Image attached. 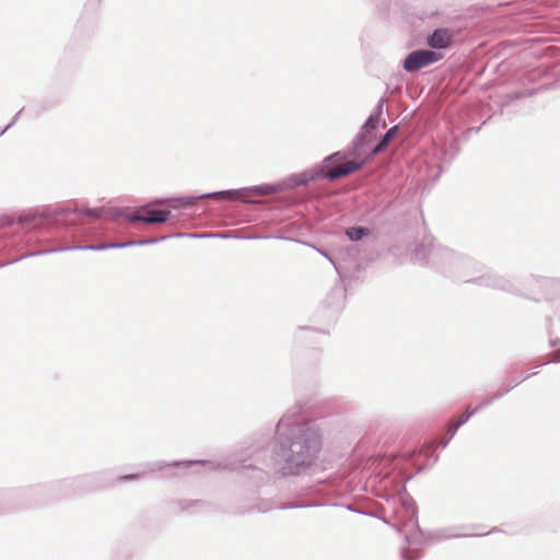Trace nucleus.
I'll use <instances>...</instances> for the list:
<instances>
[{
    "label": "nucleus",
    "instance_id": "34",
    "mask_svg": "<svg viewBox=\"0 0 560 560\" xmlns=\"http://www.w3.org/2000/svg\"><path fill=\"white\" fill-rule=\"evenodd\" d=\"M558 343H559V340H558V339L552 340V341L550 342L551 347H556Z\"/></svg>",
    "mask_w": 560,
    "mask_h": 560
},
{
    "label": "nucleus",
    "instance_id": "18",
    "mask_svg": "<svg viewBox=\"0 0 560 560\" xmlns=\"http://www.w3.org/2000/svg\"><path fill=\"white\" fill-rule=\"evenodd\" d=\"M168 237H170L168 235H165V236L147 238V240H138V241H135V246L156 244V243L162 242Z\"/></svg>",
    "mask_w": 560,
    "mask_h": 560
},
{
    "label": "nucleus",
    "instance_id": "20",
    "mask_svg": "<svg viewBox=\"0 0 560 560\" xmlns=\"http://www.w3.org/2000/svg\"><path fill=\"white\" fill-rule=\"evenodd\" d=\"M385 103H386V98H385V97H382V98L378 101V103H377V105H376V107H375L374 112H373L371 115H376V117L381 119V115H382V113H383V110H384Z\"/></svg>",
    "mask_w": 560,
    "mask_h": 560
},
{
    "label": "nucleus",
    "instance_id": "23",
    "mask_svg": "<svg viewBox=\"0 0 560 560\" xmlns=\"http://www.w3.org/2000/svg\"><path fill=\"white\" fill-rule=\"evenodd\" d=\"M419 557H420V555L418 552L416 553V556L413 558H411L409 556V552H408L407 549H402L401 550V558H402V560H417V559H419Z\"/></svg>",
    "mask_w": 560,
    "mask_h": 560
},
{
    "label": "nucleus",
    "instance_id": "10",
    "mask_svg": "<svg viewBox=\"0 0 560 560\" xmlns=\"http://www.w3.org/2000/svg\"><path fill=\"white\" fill-rule=\"evenodd\" d=\"M528 293L535 294L538 291L546 292L550 295L560 294V280H550L542 278H534L527 280Z\"/></svg>",
    "mask_w": 560,
    "mask_h": 560
},
{
    "label": "nucleus",
    "instance_id": "9",
    "mask_svg": "<svg viewBox=\"0 0 560 560\" xmlns=\"http://www.w3.org/2000/svg\"><path fill=\"white\" fill-rule=\"evenodd\" d=\"M145 215H141L139 213H129L127 214V219L131 222H143L147 224H161L166 222L171 217V211L168 210H156V209H147Z\"/></svg>",
    "mask_w": 560,
    "mask_h": 560
},
{
    "label": "nucleus",
    "instance_id": "7",
    "mask_svg": "<svg viewBox=\"0 0 560 560\" xmlns=\"http://www.w3.org/2000/svg\"><path fill=\"white\" fill-rule=\"evenodd\" d=\"M441 59V55L427 49L410 52L404 60L402 67L407 72H415Z\"/></svg>",
    "mask_w": 560,
    "mask_h": 560
},
{
    "label": "nucleus",
    "instance_id": "16",
    "mask_svg": "<svg viewBox=\"0 0 560 560\" xmlns=\"http://www.w3.org/2000/svg\"><path fill=\"white\" fill-rule=\"evenodd\" d=\"M102 208L90 209V208H62L58 211L59 214H68V213H82L90 218H100L102 213Z\"/></svg>",
    "mask_w": 560,
    "mask_h": 560
},
{
    "label": "nucleus",
    "instance_id": "29",
    "mask_svg": "<svg viewBox=\"0 0 560 560\" xmlns=\"http://www.w3.org/2000/svg\"><path fill=\"white\" fill-rule=\"evenodd\" d=\"M534 94V91H528L526 93H522V94H516L515 97L516 98H521V97H525V96H530Z\"/></svg>",
    "mask_w": 560,
    "mask_h": 560
},
{
    "label": "nucleus",
    "instance_id": "2",
    "mask_svg": "<svg viewBox=\"0 0 560 560\" xmlns=\"http://www.w3.org/2000/svg\"><path fill=\"white\" fill-rule=\"evenodd\" d=\"M368 485L375 495L385 499L388 510L395 517L393 526L405 533L406 539L419 530L416 503L406 490L405 483L398 474L371 476Z\"/></svg>",
    "mask_w": 560,
    "mask_h": 560
},
{
    "label": "nucleus",
    "instance_id": "11",
    "mask_svg": "<svg viewBox=\"0 0 560 560\" xmlns=\"http://www.w3.org/2000/svg\"><path fill=\"white\" fill-rule=\"evenodd\" d=\"M104 249H109V247L107 246V243L100 244V245H77V246L56 247V248H49V249L28 253L26 255H23L20 258L12 260V262L19 261L20 259L26 258V257L40 256V255L57 253V252H66V250H95V252H97V250H104ZM10 264H11V261H10ZM7 265H9V262H7ZM1 266H5V264H2Z\"/></svg>",
    "mask_w": 560,
    "mask_h": 560
},
{
    "label": "nucleus",
    "instance_id": "5",
    "mask_svg": "<svg viewBox=\"0 0 560 560\" xmlns=\"http://www.w3.org/2000/svg\"><path fill=\"white\" fill-rule=\"evenodd\" d=\"M253 191L258 195H269L275 191V189L270 185H258L250 188H240V189H228V190H220V191H213V192H206L198 196H188V197H179V198H172V199H158L153 203L154 205H162L167 203L172 208H186L194 205V202L198 199H206V198H232V199H241L243 201H247L246 197L247 195Z\"/></svg>",
    "mask_w": 560,
    "mask_h": 560
},
{
    "label": "nucleus",
    "instance_id": "35",
    "mask_svg": "<svg viewBox=\"0 0 560 560\" xmlns=\"http://www.w3.org/2000/svg\"><path fill=\"white\" fill-rule=\"evenodd\" d=\"M347 509H348L349 511H352V512H355V513H360V514L362 513L361 511H359V510H354V509H352L351 506H348Z\"/></svg>",
    "mask_w": 560,
    "mask_h": 560
},
{
    "label": "nucleus",
    "instance_id": "25",
    "mask_svg": "<svg viewBox=\"0 0 560 560\" xmlns=\"http://www.w3.org/2000/svg\"><path fill=\"white\" fill-rule=\"evenodd\" d=\"M140 477H141L140 474H132V475H126V476L120 477V480L130 481V480L139 479Z\"/></svg>",
    "mask_w": 560,
    "mask_h": 560
},
{
    "label": "nucleus",
    "instance_id": "3",
    "mask_svg": "<svg viewBox=\"0 0 560 560\" xmlns=\"http://www.w3.org/2000/svg\"><path fill=\"white\" fill-rule=\"evenodd\" d=\"M433 264L438 265L444 272L455 275L464 282H477L480 285L499 289L506 292L522 293L509 279L495 273H486L472 277L482 271L479 262L457 255L447 248L432 249L429 254Z\"/></svg>",
    "mask_w": 560,
    "mask_h": 560
},
{
    "label": "nucleus",
    "instance_id": "21",
    "mask_svg": "<svg viewBox=\"0 0 560 560\" xmlns=\"http://www.w3.org/2000/svg\"><path fill=\"white\" fill-rule=\"evenodd\" d=\"M302 244H304V245H308V246L313 247V248H314L315 250H317L322 256H324V257H325V258H326L330 264H332V266L337 269V267H336V264H335L334 259L328 255V253H327L326 250L320 249V248H317V247H315V246H313V245H311V244H308V243H306V242H302Z\"/></svg>",
    "mask_w": 560,
    "mask_h": 560
},
{
    "label": "nucleus",
    "instance_id": "26",
    "mask_svg": "<svg viewBox=\"0 0 560 560\" xmlns=\"http://www.w3.org/2000/svg\"><path fill=\"white\" fill-rule=\"evenodd\" d=\"M311 506H319V504H306V505H283L281 509H299V508H311Z\"/></svg>",
    "mask_w": 560,
    "mask_h": 560
},
{
    "label": "nucleus",
    "instance_id": "15",
    "mask_svg": "<svg viewBox=\"0 0 560 560\" xmlns=\"http://www.w3.org/2000/svg\"><path fill=\"white\" fill-rule=\"evenodd\" d=\"M397 130H398L397 126H393L392 128H389L385 132V135L381 138L378 143L371 150L369 155L374 156V155L378 154L380 152H382L383 150H385L387 148V145L389 144V142L392 141V139L394 138V136L397 133Z\"/></svg>",
    "mask_w": 560,
    "mask_h": 560
},
{
    "label": "nucleus",
    "instance_id": "31",
    "mask_svg": "<svg viewBox=\"0 0 560 560\" xmlns=\"http://www.w3.org/2000/svg\"><path fill=\"white\" fill-rule=\"evenodd\" d=\"M82 483V480L81 479H75V480H72L69 486L71 487H78Z\"/></svg>",
    "mask_w": 560,
    "mask_h": 560
},
{
    "label": "nucleus",
    "instance_id": "14",
    "mask_svg": "<svg viewBox=\"0 0 560 560\" xmlns=\"http://www.w3.org/2000/svg\"><path fill=\"white\" fill-rule=\"evenodd\" d=\"M469 536L468 534L459 533L457 528L447 527V528H441L435 532H433L428 541L430 544L440 542L443 540L452 539V538H458V537H465Z\"/></svg>",
    "mask_w": 560,
    "mask_h": 560
},
{
    "label": "nucleus",
    "instance_id": "27",
    "mask_svg": "<svg viewBox=\"0 0 560 560\" xmlns=\"http://www.w3.org/2000/svg\"><path fill=\"white\" fill-rule=\"evenodd\" d=\"M451 440H452V439H450V433L447 432V438H446V439L441 440V441L439 442V445H438V446H439V447H441V448H445V447L448 445V443H450V441H451Z\"/></svg>",
    "mask_w": 560,
    "mask_h": 560
},
{
    "label": "nucleus",
    "instance_id": "30",
    "mask_svg": "<svg viewBox=\"0 0 560 560\" xmlns=\"http://www.w3.org/2000/svg\"><path fill=\"white\" fill-rule=\"evenodd\" d=\"M191 236H194V237H208L209 235H206V234H201V235L191 234ZM210 236H221V237H225V235H221V234H211Z\"/></svg>",
    "mask_w": 560,
    "mask_h": 560
},
{
    "label": "nucleus",
    "instance_id": "12",
    "mask_svg": "<svg viewBox=\"0 0 560 560\" xmlns=\"http://www.w3.org/2000/svg\"><path fill=\"white\" fill-rule=\"evenodd\" d=\"M452 32L448 28H436L428 38V45L433 49H445L452 44Z\"/></svg>",
    "mask_w": 560,
    "mask_h": 560
},
{
    "label": "nucleus",
    "instance_id": "17",
    "mask_svg": "<svg viewBox=\"0 0 560 560\" xmlns=\"http://www.w3.org/2000/svg\"><path fill=\"white\" fill-rule=\"evenodd\" d=\"M369 234V229L364 226H352L347 229L346 235L352 242L361 241L364 236Z\"/></svg>",
    "mask_w": 560,
    "mask_h": 560
},
{
    "label": "nucleus",
    "instance_id": "13",
    "mask_svg": "<svg viewBox=\"0 0 560 560\" xmlns=\"http://www.w3.org/2000/svg\"><path fill=\"white\" fill-rule=\"evenodd\" d=\"M206 466L208 467V469H217L219 468L221 465L220 464H214L213 462H209V460H184V462H172V463H166V462H156L152 465V468H151V471H155V470H162L166 467H178V466H185V467H191V466Z\"/></svg>",
    "mask_w": 560,
    "mask_h": 560
},
{
    "label": "nucleus",
    "instance_id": "28",
    "mask_svg": "<svg viewBox=\"0 0 560 560\" xmlns=\"http://www.w3.org/2000/svg\"><path fill=\"white\" fill-rule=\"evenodd\" d=\"M223 467H224V468H230V469H240V468H241V467H243V466H242V465H238V464H236V463H234V462H232V463H225V464L223 465Z\"/></svg>",
    "mask_w": 560,
    "mask_h": 560
},
{
    "label": "nucleus",
    "instance_id": "1",
    "mask_svg": "<svg viewBox=\"0 0 560 560\" xmlns=\"http://www.w3.org/2000/svg\"><path fill=\"white\" fill-rule=\"evenodd\" d=\"M323 448L320 430L310 421L284 415L276 425L271 464L275 474L288 478L312 475Z\"/></svg>",
    "mask_w": 560,
    "mask_h": 560
},
{
    "label": "nucleus",
    "instance_id": "24",
    "mask_svg": "<svg viewBox=\"0 0 560 560\" xmlns=\"http://www.w3.org/2000/svg\"><path fill=\"white\" fill-rule=\"evenodd\" d=\"M551 362H555V363L560 362V348L551 353V358L548 361V363H551Z\"/></svg>",
    "mask_w": 560,
    "mask_h": 560
},
{
    "label": "nucleus",
    "instance_id": "22",
    "mask_svg": "<svg viewBox=\"0 0 560 560\" xmlns=\"http://www.w3.org/2000/svg\"><path fill=\"white\" fill-rule=\"evenodd\" d=\"M22 113V109L19 110L15 116L13 117L12 121L2 130H0V136H2L9 128H11L19 119L20 115Z\"/></svg>",
    "mask_w": 560,
    "mask_h": 560
},
{
    "label": "nucleus",
    "instance_id": "8",
    "mask_svg": "<svg viewBox=\"0 0 560 560\" xmlns=\"http://www.w3.org/2000/svg\"><path fill=\"white\" fill-rule=\"evenodd\" d=\"M380 118L376 115H370L364 125L361 128V131L355 137L352 142V148L349 151L348 155L361 156L364 153V147L370 143V138L365 135L366 132L374 130L378 125Z\"/></svg>",
    "mask_w": 560,
    "mask_h": 560
},
{
    "label": "nucleus",
    "instance_id": "32",
    "mask_svg": "<svg viewBox=\"0 0 560 560\" xmlns=\"http://www.w3.org/2000/svg\"><path fill=\"white\" fill-rule=\"evenodd\" d=\"M179 505H180V509H182L183 511L188 510V509H189V506H190V505L186 504V502H180V503H179Z\"/></svg>",
    "mask_w": 560,
    "mask_h": 560
},
{
    "label": "nucleus",
    "instance_id": "6",
    "mask_svg": "<svg viewBox=\"0 0 560 560\" xmlns=\"http://www.w3.org/2000/svg\"><path fill=\"white\" fill-rule=\"evenodd\" d=\"M537 373H538L537 371H535L533 373H527V372L522 373L517 378L511 381V383L503 390L497 392L489 398H482L480 400L479 405L477 407H475L474 409H467L466 412L464 415H462L460 418L456 422L450 424V427H448L450 439H453L455 436L457 430L463 424H465L475 413H477L479 410L488 407L494 400L501 398L503 395L508 394L512 388H514L515 386H517L518 384H521L522 382H524L532 375H536Z\"/></svg>",
    "mask_w": 560,
    "mask_h": 560
},
{
    "label": "nucleus",
    "instance_id": "33",
    "mask_svg": "<svg viewBox=\"0 0 560 560\" xmlns=\"http://www.w3.org/2000/svg\"><path fill=\"white\" fill-rule=\"evenodd\" d=\"M248 240L266 238V236H247Z\"/></svg>",
    "mask_w": 560,
    "mask_h": 560
},
{
    "label": "nucleus",
    "instance_id": "4",
    "mask_svg": "<svg viewBox=\"0 0 560 560\" xmlns=\"http://www.w3.org/2000/svg\"><path fill=\"white\" fill-rule=\"evenodd\" d=\"M347 158L343 152H336L324 160V163L328 167L327 171L323 166H315L311 170H306L300 174L294 175L291 180L295 186L307 185L318 178H328L335 180L340 177L347 176L363 166V162H346L339 165Z\"/></svg>",
    "mask_w": 560,
    "mask_h": 560
},
{
    "label": "nucleus",
    "instance_id": "36",
    "mask_svg": "<svg viewBox=\"0 0 560 560\" xmlns=\"http://www.w3.org/2000/svg\"><path fill=\"white\" fill-rule=\"evenodd\" d=\"M199 503H200V501H194L190 505H192V504H199Z\"/></svg>",
    "mask_w": 560,
    "mask_h": 560
},
{
    "label": "nucleus",
    "instance_id": "19",
    "mask_svg": "<svg viewBox=\"0 0 560 560\" xmlns=\"http://www.w3.org/2000/svg\"><path fill=\"white\" fill-rule=\"evenodd\" d=\"M107 246L109 247V249H112V248H127V247L135 246V241H127V242H124V243H107Z\"/></svg>",
    "mask_w": 560,
    "mask_h": 560
}]
</instances>
